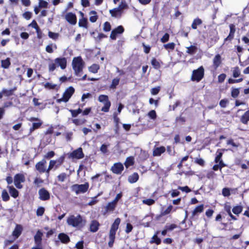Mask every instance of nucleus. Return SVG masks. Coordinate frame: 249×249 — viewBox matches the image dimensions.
I'll list each match as a JSON object with an SVG mask.
<instances>
[{"instance_id":"f257e3e1","label":"nucleus","mask_w":249,"mask_h":249,"mask_svg":"<svg viewBox=\"0 0 249 249\" xmlns=\"http://www.w3.org/2000/svg\"><path fill=\"white\" fill-rule=\"evenodd\" d=\"M67 222L70 226L81 229L85 226L86 220L79 214L76 216L74 215H71L67 218Z\"/></svg>"},{"instance_id":"f03ea898","label":"nucleus","mask_w":249,"mask_h":249,"mask_svg":"<svg viewBox=\"0 0 249 249\" xmlns=\"http://www.w3.org/2000/svg\"><path fill=\"white\" fill-rule=\"evenodd\" d=\"M120 223L121 219L118 217L115 219L111 226V228L109 232V241L108 242V246L109 248H112L113 246L115 240L116 231L119 228Z\"/></svg>"},{"instance_id":"7ed1b4c3","label":"nucleus","mask_w":249,"mask_h":249,"mask_svg":"<svg viewBox=\"0 0 249 249\" xmlns=\"http://www.w3.org/2000/svg\"><path fill=\"white\" fill-rule=\"evenodd\" d=\"M85 62L80 56L74 57L72 61V67L75 75L82 71Z\"/></svg>"},{"instance_id":"20e7f679","label":"nucleus","mask_w":249,"mask_h":249,"mask_svg":"<svg viewBox=\"0 0 249 249\" xmlns=\"http://www.w3.org/2000/svg\"><path fill=\"white\" fill-rule=\"evenodd\" d=\"M204 76V69L203 66H200L198 69L193 70L191 80L192 81L198 82L203 79Z\"/></svg>"},{"instance_id":"39448f33","label":"nucleus","mask_w":249,"mask_h":249,"mask_svg":"<svg viewBox=\"0 0 249 249\" xmlns=\"http://www.w3.org/2000/svg\"><path fill=\"white\" fill-rule=\"evenodd\" d=\"M98 100L99 102L104 104V106L101 108V111L104 112H108L111 107V102L108 96L107 95L101 94L98 97Z\"/></svg>"},{"instance_id":"423d86ee","label":"nucleus","mask_w":249,"mask_h":249,"mask_svg":"<svg viewBox=\"0 0 249 249\" xmlns=\"http://www.w3.org/2000/svg\"><path fill=\"white\" fill-rule=\"evenodd\" d=\"M74 91L75 89L73 87H69L65 90L63 94L62 97L61 98L58 99L56 100V102L57 103H60L62 102H64L65 103L68 102L72 96V95L74 93Z\"/></svg>"},{"instance_id":"0eeeda50","label":"nucleus","mask_w":249,"mask_h":249,"mask_svg":"<svg viewBox=\"0 0 249 249\" xmlns=\"http://www.w3.org/2000/svg\"><path fill=\"white\" fill-rule=\"evenodd\" d=\"M89 188V183L85 182L82 184H75L72 185L71 186V190L72 192H75L76 195H78L86 193L88 190Z\"/></svg>"},{"instance_id":"6e6552de","label":"nucleus","mask_w":249,"mask_h":249,"mask_svg":"<svg viewBox=\"0 0 249 249\" xmlns=\"http://www.w3.org/2000/svg\"><path fill=\"white\" fill-rule=\"evenodd\" d=\"M204 209V205L202 204L199 206H196L194 210L192 212L191 215L190 217V220L192 225V221H196L198 219L199 214L202 213Z\"/></svg>"},{"instance_id":"1a4fd4ad","label":"nucleus","mask_w":249,"mask_h":249,"mask_svg":"<svg viewBox=\"0 0 249 249\" xmlns=\"http://www.w3.org/2000/svg\"><path fill=\"white\" fill-rule=\"evenodd\" d=\"M127 6L126 4L121 3L117 8H114L109 10V13L113 18H120L122 14V11Z\"/></svg>"},{"instance_id":"9d476101","label":"nucleus","mask_w":249,"mask_h":249,"mask_svg":"<svg viewBox=\"0 0 249 249\" xmlns=\"http://www.w3.org/2000/svg\"><path fill=\"white\" fill-rule=\"evenodd\" d=\"M14 180L15 186L18 189H20L23 187L21 183L24 182L25 181L24 175L21 173L17 174L14 176Z\"/></svg>"},{"instance_id":"9b49d317","label":"nucleus","mask_w":249,"mask_h":249,"mask_svg":"<svg viewBox=\"0 0 249 249\" xmlns=\"http://www.w3.org/2000/svg\"><path fill=\"white\" fill-rule=\"evenodd\" d=\"M230 32L228 36L224 39V43H231L234 39L236 32V27L234 24L229 25Z\"/></svg>"},{"instance_id":"f8f14e48","label":"nucleus","mask_w":249,"mask_h":249,"mask_svg":"<svg viewBox=\"0 0 249 249\" xmlns=\"http://www.w3.org/2000/svg\"><path fill=\"white\" fill-rule=\"evenodd\" d=\"M124 31V27L122 25H119L115 29H113L110 35V38L112 40H116L118 35L122 34Z\"/></svg>"},{"instance_id":"ddd939ff","label":"nucleus","mask_w":249,"mask_h":249,"mask_svg":"<svg viewBox=\"0 0 249 249\" xmlns=\"http://www.w3.org/2000/svg\"><path fill=\"white\" fill-rule=\"evenodd\" d=\"M178 207H176L174 208L173 206L172 205H169L165 210L162 211L156 217V219L157 220H159L161 217L163 216L168 215L170 214L172 212H175L176 211Z\"/></svg>"},{"instance_id":"4468645a","label":"nucleus","mask_w":249,"mask_h":249,"mask_svg":"<svg viewBox=\"0 0 249 249\" xmlns=\"http://www.w3.org/2000/svg\"><path fill=\"white\" fill-rule=\"evenodd\" d=\"M84 157V154L81 147L73 151L70 154L69 158L72 159H81Z\"/></svg>"},{"instance_id":"2eb2a0df","label":"nucleus","mask_w":249,"mask_h":249,"mask_svg":"<svg viewBox=\"0 0 249 249\" xmlns=\"http://www.w3.org/2000/svg\"><path fill=\"white\" fill-rule=\"evenodd\" d=\"M124 169L123 164L121 162H116L113 164L111 167V171L115 174L120 175Z\"/></svg>"},{"instance_id":"dca6fc26","label":"nucleus","mask_w":249,"mask_h":249,"mask_svg":"<svg viewBox=\"0 0 249 249\" xmlns=\"http://www.w3.org/2000/svg\"><path fill=\"white\" fill-rule=\"evenodd\" d=\"M47 161L45 159H43L40 161L37 162L36 165V169L40 173L42 174L43 173H46V164Z\"/></svg>"},{"instance_id":"f3484780","label":"nucleus","mask_w":249,"mask_h":249,"mask_svg":"<svg viewBox=\"0 0 249 249\" xmlns=\"http://www.w3.org/2000/svg\"><path fill=\"white\" fill-rule=\"evenodd\" d=\"M39 198L42 201L48 200L50 198V193L44 188H42L38 191Z\"/></svg>"},{"instance_id":"a211bd4d","label":"nucleus","mask_w":249,"mask_h":249,"mask_svg":"<svg viewBox=\"0 0 249 249\" xmlns=\"http://www.w3.org/2000/svg\"><path fill=\"white\" fill-rule=\"evenodd\" d=\"M66 20L71 25H74L77 22V17L74 13L69 12L65 16Z\"/></svg>"},{"instance_id":"6ab92c4d","label":"nucleus","mask_w":249,"mask_h":249,"mask_svg":"<svg viewBox=\"0 0 249 249\" xmlns=\"http://www.w3.org/2000/svg\"><path fill=\"white\" fill-rule=\"evenodd\" d=\"M54 62L62 70L65 69L67 67V59L65 57H57L54 59Z\"/></svg>"},{"instance_id":"aec40b11","label":"nucleus","mask_w":249,"mask_h":249,"mask_svg":"<svg viewBox=\"0 0 249 249\" xmlns=\"http://www.w3.org/2000/svg\"><path fill=\"white\" fill-rule=\"evenodd\" d=\"M22 227L21 225H16L14 231L12 232V235L14 237V240L17 239L21 234L22 231Z\"/></svg>"},{"instance_id":"412c9836","label":"nucleus","mask_w":249,"mask_h":249,"mask_svg":"<svg viewBox=\"0 0 249 249\" xmlns=\"http://www.w3.org/2000/svg\"><path fill=\"white\" fill-rule=\"evenodd\" d=\"M43 233L40 231L38 230L36 234L34 236L35 243L36 245L41 246L42 245Z\"/></svg>"},{"instance_id":"4be33fe9","label":"nucleus","mask_w":249,"mask_h":249,"mask_svg":"<svg viewBox=\"0 0 249 249\" xmlns=\"http://www.w3.org/2000/svg\"><path fill=\"white\" fill-rule=\"evenodd\" d=\"M222 59L221 56L219 54H217L215 55L213 61V66L214 70H216L221 64Z\"/></svg>"},{"instance_id":"5701e85b","label":"nucleus","mask_w":249,"mask_h":249,"mask_svg":"<svg viewBox=\"0 0 249 249\" xmlns=\"http://www.w3.org/2000/svg\"><path fill=\"white\" fill-rule=\"evenodd\" d=\"M224 149H218L216 151V156L215 157L214 161L215 163H218L220 162H223V160H222V157L223 154V152L224 151Z\"/></svg>"},{"instance_id":"b1692460","label":"nucleus","mask_w":249,"mask_h":249,"mask_svg":"<svg viewBox=\"0 0 249 249\" xmlns=\"http://www.w3.org/2000/svg\"><path fill=\"white\" fill-rule=\"evenodd\" d=\"M100 224L97 220H92L89 225V231L92 232H95L99 230Z\"/></svg>"},{"instance_id":"393cba45","label":"nucleus","mask_w":249,"mask_h":249,"mask_svg":"<svg viewBox=\"0 0 249 249\" xmlns=\"http://www.w3.org/2000/svg\"><path fill=\"white\" fill-rule=\"evenodd\" d=\"M80 14L82 16V18H80L78 22V25L80 27H83L87 29L88 27V21L87 18H84V14L82 12H80Z\"/></svg>"},{"instance_id":"a878e982","label":"nucleus","mask_w":249,"mask_h":249,"mask_svg":"<svg viewBox=\"0 0 249 249\" xmlns=\"http://www.w3.org/2000/svg\"><path fill=\"white\" fill-rule=\"evenodd\" d=\"M58 238L63 244H68L70 241L69 236L65 233H60L58 235Z\"/></svg>"},{"instance_id":"bb28decb","label":"nucleus","mask_w":249,"mask_h":249,"mask_svg":"<svg viewBox=\"0 0 249 249\" xmlns=\"http://www.w3.org/2000/svg\"><path fill=\"white\" fill-rule=\"evenodd\" d=\"M165 150L166 149L163 146L156 147L154 149L153 155L154 156H160L161 155V154L164 153Z\"/></svg>"},{"instance_id":"cd10ccee","label":"nucleus","mask_w":249,"mask_h":249,"mask_svg":"<svg viewBox=\"0 0 249 249\" xmlns=\"http://www.w3.org/2000/svg\"><path fill=\"white\" fill-rule=\"evenodd\" d=\"M7 188L9 190V193L11 196L14 198H16L18 196L19 192L13 186H8Z\"/></svg>"},{"instance_id":"c85d7f7f","label":"nucleus","mask_w":249,"mask_h":249,"mask_svg":"<svg viewBox=\"0 0 249 249\" xmlns=\"http://www.w3.org/2000/svg\"><path fill=\"white\" fill-rule=\"evenodd\" d=\"M139 178V176L137 173H134L128 178V181L130 183L136 182Z\"/></svg>"},{"instance_id":"c756f323","label":"nucleus","mask_w":249,"mask_h":249,"mask_svg":"<svg viewBox=\"0 0 249 249\" xmlns=\"http://www.w3.org/2000/svg\"><path fill=\"white\" fill-rule=\"evenodd\" d=\"M116 205L113 201L108 203L105 207L106 213L112 212L115 210Z\"/></svg>"},{"instance_id":"7c9ffc66","label":"nucleus","mask_w":249,"mask_h":249,"mask_svg":"<svg viewBox=\"0 0 249 249\" xmlns=\"http://www.w3.org/2000/svg\"><path fill=\"white\" fill-rule=\"evenodd\" d=\"M159 232H160L159 231H156V232L154 234V235L151 238V239L150 241V243H151V244L155 243L156 245H160L161 243L160 239L158 237V234H159Z\"/></svg>"},{"instance_id":"2f4dec72","label":"nucleus","mask_w":249,"mask_h":249,"mask_svg":"<svg viewBox=\"0 0 249 249\" xmlns=\"http://www.w3.org/2000/svg\"><path fill=\"white\" fill-rule=\"evenodd\" d=\"M89 15H90L89 18V21L92 23L95 22L98 18L97 12L95 10H92L89 12Z\"/></svg>"},{"instance_id":"473e14b6","label":"nucleus","mask_w":249,"mask_h":249,"mask_svg":"<svg viewBox=\"0 0 249 249\" xmlns=\"http://www.w3.org/2000/svg\"><path fill=\"white\" fill-rule=\"evenodd\" d=\"M55 162L54 160H51L49 162V164L47 169H46V175L47 177H49L50 175V171L53 169L54 168L55 170L56 169V165L55 164Z\"/></svg>"},{"instance_id":"72a5a7b5","label":"nucleus","mask_w":249,"mask_h":249,"mask_svg":"<svg viewBox=\"0 0 249 249\" xmlns=\"http://www.w3.org/2000/svg\"><path fill=\"white\" fill-rule=\"evenodd\" d=\"M55 162L54 160H51L49 162V164L47 169H46V175L47 177H49L50 175V171L53 169L54 168L55 170L56 169V165L55 164Z\"/></svg>"},{"instance_id":"f704fd0d","label":"nucleus","mask_w":249,"mask_h":249,"mask_svg":"<svg viewBox=\"0 0 249 249\" xmlns=\"http://www.w3.org/2000/svg\"><path fill=\"white\" fill-rule=\"evenodd\" d=\"M240 121L245 124H248L249 121V109L241 116Z\"/></svg>"},{"instance_id":"c9c22d12","label":"nucleus","mask_w":249,"mask_h":249,"mask_svg":"<svg viewBox=\"0 0 249 249\" xmlns=\"http://www.w3.org/2000/svg\"><path fill=\"white\" fill-rule=\"evenodd\" d=\"M197 51V47L196 45H191L190 46L187 47V50L186 53L190 55H194L195 54Z\"/></svg>"},{"instance_id":"e433bc0d","label":"nucleus","mask_w":249,"mask_h":249,"mask_svg":"<svg viewBox=\"0 0 249 249\" xmlns=\"http://www.w3.org/2000/svg\"><path fill=\"white\" fill-rule=\"evenodd\" d=\"M65 159V155L64 154V155L61 156L57 159L54 160V161L55 162V164L56 165V167L57 169L58 167H59L61 165L63 164V163L64 162Z\"/></svg>"},{"instance_id":"4c0bfd02","label":"nucleus","mask_w":249,"mask_h":249,"mask_svg":"<svg viewBox=\"0 0 249 249\" xmlns=\"http://www.w3.org/2000/svg\"><path fill=\"white\" fill-rule=\"evenodd\" d=\"M202 24V20L198 18H196L194 19L192 25L191 27L193 29L196 30L197 28V26H199Z\"/></svg>"},{"instance_id":"58836bf2","label":"nucleus","mask_w":249,"mask_h":249,"mask_svg":"<svg viewBox=\"0 0 249 249\" xmlns=\"http://www.w3.org/2000/svg\"><path fill=\"white\" fill-rule=\"evenodd\" d=\"M11 65L10 58H6L5 59L1 61V66L3 69H8Z\"/></svg>"},{"instance_id":"ea45409f","label":"nucleus","mask_w":249,"mask_h":249,"mask_svg":"<svg viewBox=\"0 0 249 249\" xmlns=\"http://www.w3.org/2000/svg\"><path fill=\"white\" fill-rule=\"evenodd\" d=\"M42 124V122L40 120L36 123H33L32 126L30 128V133H32L34 130L39 128Z\"/></svg>"},{"instance_id":"a19ab883","label":"nucleus","mask_w":249,"mask_h":249,"mask_svg":"<svg viewBox=\"0 0 249 249\" xmlns=\"http://www.w3.org/2000/svg\"><path fill=\"white\" fill-rule=\"evenodd\" d=\"M151 63L155 69L159 70L160 68V64L156 58L153 57L151 61Z\"/></svg>"},{"instance_id":"79ce46f5","label":"nucleus","mask_w":249,"mask_h":249,"mask_svg":"<svg viewBox=\"0 0 249 249\" xmlns=\"http://www.w3.org/2000/svg\"><path fill=\"white\" fill-rule=\"evenodd\" d=\"M71 122L73 124H74L75 125H80L85 124L87 122V120L85 119H72L71 120Z\"/></svg>"},{"instance_id":"37998d69","label":"nucleus","mask_w":249,"mask_h":249,"mask_svg":"<svg viewBox=\"0 0 249 249\" xmlns=\"http://www.w3.org/2000/svg\"><path fill=\"white\" fill-rule=\"evenodd\" d=\"M120 82V78H115L112 79L111 83L109 86V88L110 89H115L117 88V86L119 85Z\"/></svg>"},{"instance_id":"c03bdc74","label":"nucleus","mask_w":249,"mask_h":249,"mask_svg":"<svg viewBox=\"0 0 249 249\" xmlns=\"http://www.w3.org/2000/svg\"><path fill=\"white\" fill-rule=\"evenodd\" d=\"M218 164H214L212 169L213 171H217L218 169L221 170V169L226 166V164L224 162H218Z\"/></svg>"},{"instance_id":"a18cd8bd","label":"nucleus","mask_w":249,"mask_h":249,"mask_svg":"<svg viewBox=\"0 0 249 249\" xmlns=\"http://www.w3.org/2000/svg\"><path fill=\"white\" fill-rule=\"evenodd\" d=\"M124 164L126 168L132 166L134 164V158L132 157L127 158Z\"/></svg>"},{"instance_id":"49530a36","label":"nucleus","mask_w":249,"mask_h":249,"mask_svg":"<svg viewBox=\"0 0 249 249\" xmlns=\"http://www.w3.org/2000/svg\"><path fill=\"white\" fill-rule=\"evenodd\" d=\"M100 66L98 64H93L91 66L89 67V71L93 73H96L98 72Z\"/></svg>"},{"instance_id":"de8ad7c7","label":"nucleus","mask_w":249,"mask_h":249,"mask_svg":"<svg viewBox=\"0 0 249 249\" xmlns=\"http://www.w3.org/2000/svg\"><path fill=\"white\" fill-rule=\"evenodd\" d=\"M69 111L71 112L72 117H76L78 114L82 113V110L80 108H78L77 109H70Z\"/></svg>"},{"instance_id":"09e8293b","label":"nucleus","mask_w":249,"mask_h":249,"mask_svg":"<svg viewBox=\"0 0 249 249\" xmlns=\"http://www.w3.org/2000/svg\"><path fill=\"white\" fill-rule=\"evenodd\" d=\"M242 211L243 207L240 205L234 206L232 209V211L233 213L236 215L239 214L240 213H241Z\"/></svg>"},{"instance_id":"8fccbe9b","label":"nucleus","mask_w":249,"mask_h":249,"mask_svg":"<svg viewBox=\"0 0 249 249\" xmlns=\"http://www.w3.org/2000/svg\"><path fill=\"white\" fill-rule=\"evenodd\" d=\"M195 163L196 164L199 165V166L201 167H204L205 164V162L204 160L200 157H197L195 159Z\"/></svg>"},{"instance_id":"3c124183","label":"nucleus","mask_w":249,"mask_h":249,"mask_svg":"<svg viewBox=\"0 0 249 249\" xmlns=\"http://www.w3.org/2000/svg\"><path fill=\"white\" fill-rule=\"evenodd\" d=\"M240 91L238 88H232L231 90V96L233 98H236L239 95Z\"/></svg>"},{"instance_id":"603ef678","label":"nucleus","mask_w":249,"mask_h":249,"mask_svg":"<svg viewBox=\"0 0 249 249\" xmlns=\"http://www.w3.org/2000/svg\"><path fill=\"white\" fill-rule=\"evenodd\" d=\"M240 74V70L238 66H236L233 68L232 76L234 78H237L239 77Z\"/></svg>"},{"instance_id":"864d4df0","label":"nucleus","mask_w":249,"mask_h":249,"mask_svg":"<svg viewBox=\"0 0 249 249\" xmlns=\"http://www.w3.org/2000/svg\"><path fill=\"white\" fill-rule=\"evenodd\" d=\"M1 197L2 200L5 202L8 201L10 199V196H9V194L7 193V191L5 189L2 190V191Z\"/></svg>"},{"instance_id":"5fc2aeb1","label":"nucleus","mask_w":249,"mask_h":249,"mask_svg":"<svg viewBox=\"0 0 249 249\" xmlns=\"http://www.w3.org/2000/svg\"><path fill=\"white\" fill-rule=\"evenodd\" d=\"M111 29V26L108 21H106L103 24V30L105 32H109Z\"/></svg>"},{"instance_id":"6e6d98bb","label":"nucleus","mask_w":249,"mask_h":249,"mask_svg":"<svg viewBox=\"0 0 249 249\" xmlns=\"http://www.w3.org/2000/svg\"><path fill=\"white\" fill-rule=\"evenodd\" d=\"M59 36V35L57 33H54L51 31H49L48 32L49 37L54 40H56L58 39Z\"/></svg>"},{"instance_id":"4d7b16f0","label":"nucleus","mask_w":249,"mask_h":249,"mask_svg":"<svg viewBox=\"0 0 249 249\" xmlns=\"http://www.w3.org/2000/svg\"><path fill=\"white\" fill-rule=\"evenodd\" d=\"M44 87L46 89H54L56 87V85L52 84V83L47 82L44 85Z\"/></svg>"},{"instance_id":"13d9d810","label":"nucleus","mask_w":249,"mask_h":249,"mask_svg":"<svg viewBox=\"0 0 249 249\" xmlns=\"http://www.w3.org/2000/svg\"><path fill=\"white\" fill-rule=\"evenodd\" d=\"M110 145L109 143L108 144H103L100 148L101 152L103 154H106L108 152L107 148Z\"/></svg>"},{"instance_id":"bf43d9fd","label":"nucleus","mask_w":249,"mask_h":249,"mask_svg":"<svg viewBox=\"0 0 249 249\" xmlns=\"http://www.w3.org/2000/svg\"><path fill=\"white\" fill-rule=\"evenodd\" d=\"M14 89H2L1 92L6 96H9L13 94Z\"/></svg>"},{"instance_id":"052dcab7","label":"nucleus","mask_w":249,"mask_h":249,"mask_svg":"<svg viewBox=\"0 0 249 249\" xmlns=\"http://www.w3.org/2000/svg\"><path fill=\"white\" fill-rule=\"evenodd\" d=\"M175 46L176 44L174 42H171L163 45L164 48L166 50L170 49L173 50L175 49Z\"/></svg>"},{"instance_id":"680f3d73","label":"nucleus","mask_w":249,"mask_h":249,"mask_svg":"<svg viewBox=\"0 0 249 249\" xmlns=\"http://www.w3.org/2000/svg\"><path fill=\"white\" fill-rule=\"evenodd\" d=\"M67 175L65 173H61L57 177V180L60 182H63L67 178Z\"/></svg>"},{"instance_id":"e2e57ef3","label":"nucleus","mask_w":249,"mask_h":249,"mask_svg":"<svg viewBox=\"0 0 249 249\" xmlns=\"http://www.w3.org/2000/svg\"><path fill=\"white\" fill-rule=\"evenodd\" d=\"M155 202V200L151 199V198H148L143 199L142 200V203L146 204L148 206H151L153 204H154Z\"/></svg>"},{"instance_id":"0e129e2a","label":"nucleus","mask_w":249,"mask_h":249,"mask_svg":"<svg viewBox=\"0 0 249 249\" xmlns=\"http://www.w3.org/2000/svg\"><path fill=\"white\" fill-rule=\"evenodd\" d=\"M43 180L39 178H36L34 181V183L37 187L40 186V185L43 183Z\"/></svg>"},{"instance_id":"69168bd1","label":"nucleus","mask_w":249,"mask_h":249,"mask_svg":"<svg viewBox=\"0 0 249 249\" xmlns=\"http://www.w3.org/2000/svg\"><path fill=\"white\" fill-rule=\"evenodd\" d=\"M55 156V153L53 151H50L48 152L44 156V159H50L53 158Z\"/></svg>"},{"instance_id":"338daca9","label":"nucleus","mask_w":249,"mask_h":249,"mask_svg":"<svg viewBox=\"0 0 249 249\" xmlns=\"http://www.w3.org/2000/svg\"><path fill=\"white\" fill-rule=\"evenodd\" d=\"M222 195L225 197H228L230 196V190L229 188H224L222 191Z\"/></svg>"},{"instance_id":"774afa93","label":"nucleus","mask_w":249,"mask_h":249,"mask_svg":"<svg viewBox=\"0 0 249 249\" xmlns=\"http://www.w3.org/2000/svg\"><path fill=\"white\" fill-rule=\"evenodd\" d=\"M45 209L43 207H39L37 208L36 212V214L38 216H42L44 213Z\"/></svg>"}]
</instances>
